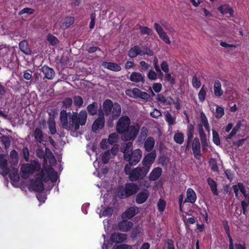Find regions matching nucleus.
<instances>
[{"instance_id":"nucleus-1","label":"nucleus","mask_w":249,"mask_h":249,"mask_svg":"<svg viewBox=\"0 0 249 249\" xmlns=\"http://www.w3.org/2000/svg\"><path fill=\"white\" fill-rule=\"evenodd\" d=\"M57 179V173L51 167H44L37 175L36 181L32 186L36 192H42L44 189L43 181L47 182L51 180L55 182Z\"/></svg>"},{"instance_id":"nucleus-2","label":"nucleus","mask_w":249,"mask_h":249,"mask_svg":"<svg viewBox=\"0 0 249 249\" xmlns=\"http://www.w3.org/2000/svg\"><path fill=\"white\" fill-rule=\"evenodd\" d=\"M103 109L105 114L107 116L111 115L113 119H116L120 115L121 107L118 103H113L110 99L105 100L103 104Z\"/></svg>"},{"instance_id":"nucleus-3","label":"nucleus","mask_w":249,"mask_h":249,"mask_svg":"<svg viewBox=\"0 0 249 249\" xmlns=\"http://www.w3.org/2000/svg\"><path fill=\"white\" fill-rule=\"evenodd\" d=\"M69 122L71 125L74 127L75 130L80 128V125H84L87 122V113L85 110H81L79 113L73 112L70 113L69 115Z\"/></svg>"},{"instance_id":"nucleus-4","label":"nucleus","mask_w":249,"mask_h":249,"mask_svg":"<svg viewBox=\"0 0 249 249\" xmlns=\"http://www.w3.org/2000/svg\"><path fill=\"white\" fill-rule=\"evenodd\" d=\"M236 197L238 196L239 190L243 195L245 199L241 201V205L243 210V213L246 214L247 208L249 205V192H247L246 187L242 182H238L237 185L232 186Z\"/></svg>"},{"instance_id":"nucleus-5","label":"nucleus","mask_w":249,"mask_h":249,"mask_svg":"<svg viewBox=\"0 0 249 249\" xmlns=\"http://www.w3.org/2000/svg\"><path fill=\"white\" fill-rule=\"evenodd\" d=\"M139 189L137 184L134 183H126L124 186H121L118 190L117 196L121 199L128 197L136 194Z\"/></svg>"},{"instance_id":"nucleus-6","label":"nucleus","mask_w":249,"mask_h":249,"mask_svg":"<svg viewBox=\"0 0 249 249\" xmlns=\"http://www.w3.org/2000/svg\"><path fill=\"white\" fill-rule=\"evenodd\" d=\"M40 169V164L36 162L25 164L21 168V176L23 178H28L30 174Z\"/></svg>"},{"instance_id":"nucleus-7","label":"nucleus","mask_w":249,"mask_h":249,"mask_svg":"<svg viewBox=\"0 0 249 249\" xmlns=\"http://www.w3.org/2000/svg\"><path fill=\"white\" fill-rule=\"evenodd\" d=\"M148 172L149 171L145 167L138 166L132 170V174L129 177V179L132 182L142 180L144 178Z\"/></svg>"},{"instance_id":"nucleus-8","label":"nucleus","mask_w":249,"mask_h":249,"mask_svg":"<svg viewBox=\"0 0 249 249\" xmlns=\"http://www.w3.org/2000/svg\"><path fill=\"white\" fill-rule=\"evenodd\" d=\"M130 125V119L127 116L121 117L116 124V129L118 133L123 134Z\"/></svg>"},{"instance_id":"nucleus-9","label":"nucleus","mask_w":249,"mask_h":249,"mask_svg":"<svg viewBox=\"0 0 249 249\" xmlns=\"http://www.w3.org/2000/svg\"><path fill=\"white\" fill-rule=\"evenodd\" d=\"M140 130L139 125H130L126 129L124 134V138L125 141H134L135 140Z\"/></svg>"},{"instance_id":"nucleus-10","label":"nucleus","mask_w":249,"mask_h":249,"mask_svg":"<svg viewBox=\"0 0 249 249\" xmlns=\"http://www.w3.org/2000/svg\"><path fill=\"white\" fill-rule=\"evenodd\" d=\"M156 158V153L155 151H152L147 154L145 155L142 160L143 167H145V168L149 171L150 168L152 164L154 162Z\"/></svg>"},{"instance_id":"nucleus-11","label":"nucleus","mask_w":249,"mask_h":249,"mask_svg":"<svg viewBox=\"0 0 249 249\" xmlns=\"http://www.w3.org/2000/svg\"><path fill=\"white\" fill-rule=\"evenodd\" d=\"M142 151L140 149H135L129 154V157L125 158L124 160L136 165L140 161L142 157Z\"/></svg>"},{"instance_id":"nucleus-12","label":"nucleus","mask_w":249,"mask_h":249,"mask_svg":"<svg viewBox=\"0 0 249 249\" xmlns=\"http://www.w3.org/2000/svg\"><path fill=\"white\" fill-rule=\"evenodd\" d=\"M154 28L158 34L159 37L162 39L165 43L170 45L171 42L169 37L164 31L162 27L158 23H155L154 24Z\"/></svg>"},{"instance_id":"nucleus-13","label":"nucleus","mask_w":249,"mask_h":249,"mask_svg":"<svg viewBox=\"0 0 249 249\" xmlns=\"http://www.w3.org/2000/svg\"><path fill=\"white\" fill-rule=\"evenodd\" d=\"M104 115L102 112V114H99V117L94 121L92 125V130L96 132L97 131L103 129L105 125Z\"/></svg>"},{"instance_id":"nucleus-14","label":"nucleus","mask_w":249,"mask_h":249,"mask_svg":"<svg viewBox=\"0 0 249 249\" xmlns=\"http://www.w3.org/2000/svg\"><path fill=\"white\" fill-rule=\"evenodd\" d=\"M149 192L146 189H142L136 195L135 201L138 204L144 203L149 196Z\"/></svg>"},{"instance_id":"nucleus-15","label":"nucleus","mask_w":249,"mask_h":249,"mask_svg":"<svg viewBox=\"0 0 249 249\" xmlns=\"http://www.w3.org/2000/svg\"><path fill=\"white\" fill-rule=\"evenodd\" d=\"M122 220L118 223L119 230L123 232L129 231L133 227L134 224L132 222L128 221L127 219L122 218Z\"/></svg>"},{"instance_id":"nucleus-16","label":"nucleus","mask_w":249,"mask_h":249,"mask_svg":"<svg viewBox=\"0 0 249 249\" xmlns=\"http://www.w3.org/2000/svg\"><path fill=\"white\" fill-rule=\"evenodd\" d=\"M129 79L133 82L136 83H141L142 85L145 82L144 75L140 72L136 71L131 73Z\"/></svg>"},{"instance_id":"nucleus-17","label":"nucleus","mask_w":249,"mask_h":249,"mask_svg":"<svg viewBox=\"0 0 249 249\" xmlns=\"http://www.w3.org/2000/svg\"><path fill=\"white\" fill-rule=\"evenodd\" d=\"M9 172L7 167V161L6 156L1 154L0 155V173L3 175H7Z\"/></svg>"},{"instance_id":"nucleus-18","label":"nucleus","mask_w":249,"mask_h":249,"mask_svg":"<svg viewBox=\"0 0 249 249\" xmlns=\"http://www.w3.org/2000/svg\"><path fill=\"white\" fill-rule=\"evenodd\" d=\"M127 55L130 58H135L138 55H142V50L139 45H135L129 49Z\"/></svg>"},{"instance_id":"nucleus-19","label":"nucleus","mask_w":249,"mask_h":249,"mask_svg":"<svg viewBox=\"0 0 249 249\" xmlns=\"http://www.w3.org/2000/svg\"><path fill=\"white\" fill-rule=\"evenodd\" d=\"M126 239V234L114 232L110 236V240L114 243H120L124 242Z\"/></svg>"},{"instance_id":"nucleus-20","label":"nucleus","mask_w":249,"mask_h":249,"mask_svg":"<svg viewBox=\"0 0 249 249\" xmlns=\"http://www.w3.org/2000/svg\"><path fill=\"white\" fill-rule=\"evenodd\" d=\"M196 200V196L195 191L189 188L186 192V198L185 199L184 203L189 202L194 203Z\"/></svg>"},{"instance_id":"nucleus-21","label":"nucleus","mask_w":249,"mask_h":249,"mask_svg":"<svg viewBox=\"0 0 249 249\" xmlns=\"http://www.w3.org/2000/svg\"><path fill=\"white\" fill-rule=\"evenodd\" d=\"M137 207H132L126 209L121 215V218L130 219L134 217L136 214Z\"/></svg>"},{"instance_id":"nucleus-22","label":"nucleus","mask_w":249,"mask_h":249,"mask_svg":"<svg viewBox=\"0 0 249 249\" xmlns=\"http://www.w3.org/2000/svg\"><path fill=\"white\" fill-rule=\"evenodd\" d=\"M102 66L110 71L118 72L121 70V67L116 63L111 62H103Z\"/></svg>"},{"instance_id":"nucleus-23","label":"nucleus","mask_w":249,"mask_h":249,"mask_svg":"<svg viewBox=\"0 0 249 249\" xmlns=\"http://www.w3.org/2000/svg\"><path fill=\"white\" fill-rule=\"evenodd\" d=\"M217 10L223 15L229 14L231 17H234V10L229 4L221 5L218 7Z\"/></svg>"},{"instance_id":"nucleus-24","label":"nucleus","mask_w":249,"mask_h":249,"mask_svg":"<svg viewBox=\"0 0 249 249\" xmlns=\"http://www.w3.org/2000/svg\"><path fill=\"white\" fill-rule=\"evenodd\" d=\"M162 169L160 167L154 168L149 176L150 181H155L157 180L162 174Z\"/></svg>"},{"instance_id":"nucleus-25","label":"nucleus","mask_w":249,"mask_h":249,"mask_svg":"<svg viewBox=\"0 0 249 249\" xmlns=\"http://www.w3.org/2000/svg\"><path fill=\"white\" fill-rule=\"evenodd\" d=\"M207 182L209 185L210 189L214 196H218V192L217 190V185L213 179L209 177L207 179Z\"/></svg>"},{"instance_id":"nucleus-26","label":"nucleus","mask_w":249,"mask_h":249,"mask_svg":"<svg viewBox=\"0 0 249 249\" xmlns=\"http://www.w3.org/2000/svg\"><path fill=\"white\" fill-rule=\"evenodd\" d=\"M214 94L216 97H220L223 94V90L222 89L221 84L219 80H216L213 85Z\"/></svg>"},{"instance_id":"nucleus-27","label":"nucleus","mask_w":249,"mask_h":249,"mask_svg":"<svg viewBox=\"0 0 249 249\" xmlns=\"http://www.w3.org/2000/svg\"><path fill=\"white\" fill-rule=\"evenodd\" d=\"M19 48L21 52L27 55L32 54V51L29 47L28 42L24 40L21 41L19 44Z\"/></svg>"},{"instance_id":"nucleus-28","label":"nucleus","mask_w":249,"mask_h":249,"mask_svg":"<svg viewBox=\"0 0 249 249\" xmlns=\"http://www.w3.org/2000/svg\"><path fill=\"white\" fill-rule=\"evenodd\" d=\"M155 140L152 137H148L145 140L144 147L145 151L150 152L154 147Z\"/></svg>"},{"instance_id":"nucleus-29","label":"nucleus","mask_w":249,"mask_h":249,"mask_svg":"<svg viewBox=\"0 0 249 249\" xmlns=\"http://www.w3.org/2000/svg\"><path fill=\"white\" fill-rule=\"evenodd\" d=\"M42 71L45 77L48 79H52L54 75V71L53 69L48 66H43L42 68Z\"/></svg>"},{"instance_id":"nucleus-30","label":"nucleus","mask_w":249,"mask_h":249,"mask_svg":"<svg viewBox=\"0 0 249 249\" xmlns=\"http://www.w3.org/2000/svg\"><path fill=\"white\" fill-rule=\"evenodd\" d=\"M98 108V103L96 102H94L92 104L89 105L87 107L89 114L91 116H94L96 114Z\"/></svg>"},{"instance_id":"nucleus-31","label":"nucleus","mask_w":249,"mask_h":249,"mask_svg":"<svg viewBox=\"0 0 249 249\" xmlns=\"http://www.w3.org/2000/svg\"><path fill=\"white\" fill-rule=\"evenodd\" d=\"M10 179L15 181H18L19 179V177L18 174V169L17 168L13 167L10 170L9 168V172L8 173Z\"/></svg>"},{"instance_id":"nucleus-32","label":"nucleus","mask_w":249,"mask_h":249,"mask_svg":"<svg viewBox=\"0 0 249 249\" xmlns=\"http://www.w3.org/2000/svg\"><path fill=\"white\" fill-rule=\"evenodd\" d=\"M132 147L133 143L132 142H129L126 143L123 151L124 159L129 157V154L133 151Z\"/></svg>"},{"instance_id":"nucleus-33","label":"nucleus","mask_w":249,"mask_h":249,"mask_svg":"<svg viewBox=\"0 0 249 249\" xmlns=\"http://www.w3.org/2000/svg\"><path fill=\"white\" fill-rule=\"evenodd\" d=\"M34 136L35 139L39 143H41L43 140V136L42 131L39 128H36L34 131Z\"/></svg>"},{"instance_id":"nucleus-34","label":"nucleus","mask_w":249,"mask_h":249,"mask_svg":"<svg viewBox=\"0 0 249 249\" xmlns=\"http://www.w3.org/2000/svg\"><path fill=\"white\" fill-rule=\"evenodd\" d=\"M174 140L179 144H181L184 142V135L182 132L176 133L174 136Z\"/></svg>"},{"instance_id":"nucleus-35","label":"nucleus","mask_w":249,"mask_h":249,"mask_svg":"<svg viewBox=\"0 0 249 249\" xmlns=\"http://www.w3.org/2000/svg\"><path fill=\"white\" fill-rule=\"evenodd\" d=\"M74 22V17H67L63 20V26H64L65 28H68L72 25Z\"/></svg>"},{"instance_id":"nucleus-36","label":"nucleus","mask_w":249,"mask_h":249,"mask_svg":"<svg viewBox=\"0 0 249 249\" xmlns=\"http://www.w3.org/2000/svg\"><path fill=\"white\" fill-rule=\"evenodd\" d=\"M194 127L193 124H190L187 128V141L192 142L194 137Z\"/></svg>"},{"instance_id":"nucleus-37","label":"nucleus","mask_w":249,"mask_h":249,"mask_svg":"<svg viewBox=\"0 0 249 249\" xmlns=\"http://www.w3.org/2000/svg\"><path fill=\"white\" fill-rule=\"evenodd\" d=\"M148 132V128H147V127L144 126H142L141 128L140 134L139 136V141H144L146 139V138L147 136Z\"/></svg>"},{"instance_id":"nucleus-38","label":"nucleus","mask_w":249,"mask_h":249,"mask_svg":"<svg viewBox=\"0 0 249 249\" xmlns=\"http://www.w3.org/2000/svg\"><path fill=\"white\" fill-rule=\"evenodd\" d=\"M206 89L205 88V86L203 85L198 93V97L200 102H203L206 98Z\"/></svg>"},{"instance_id":"nucleus-39","label":"nucleus","mask_w":249,"mask_h":249,"mask_svg":"<svg viewBox=\"0 0 249 249\" xmlns=\"http://www.w3.org/2000/svg\"><path fill=\"white\" fill-rule=\"evenodd\" d=\"M48 125L50 133L54 134L56 132L55 124L54 119L53 118H50L48 122Z\"/></svg>"},{"instance_id":"nucleus-40","label":"nucleus","mask_w":249,"mask_h":249,"mask_svg":"<svg viewBox=\"0 0 249 249\" xmlns=\"http://www.w3.org/2000/svg\"><path fill=\"white\" fill-rule=\"evenodd\" d=\"M166 203L165 200L160 198L157 203V207L159 212H163L165 209Z\"/></svg>"},{"instance_id":"nucleus-41","label":"nucleus","mask_w":249,"mask_h":249,"mask_svg":"<svg viewBox=\"0 0 249 249\" xmlns=\"http://www.w3.org/2000/svg\"><path fill=\"white\" fill-rule=\"evenodd\" d=\"M215 111V117L218 119H221L225 114L224 108L222 107L217 106L216 107Z\"/></svg>"},{"instance_id":"nucleus-42","label":"nucleus","mask_w":249,"mask_h":249,"mask_svg":"<svg viewBox=\"0 0 249 249\" xmlns=\"http://www.w3.org/2000/svg\"><path fill=\"white\" fill-rule=\"evenodd\" d=\"M200 141L202 144V149L204 152L207 150V148L209 146L208 141L207 139L206 135L200 137Z\"/></svg>"},{"instance_id":"nucleus-43","label":"nucleus","mask_w":249,"mask_h":249,"mask_svg":"<svg viewBox=\"0 0 249 249\" xmlns=\"http://www.w3.org/2000/svg\"><path fill=\"white\" fill-rule=\"evenodd\" d=\"M102 161L104 164H107L110 159V152L109 150L105 151L102 155Z\"/></svg>"},{"instance_id":"nucleus-44","label":"nucleus","mask_w":249,"mask_h":249,"mask_svg":"<svg viewBox=\"0 0 249 249\" xmlns=\"http://www.w3.org/2000/svg\"><path fill=\"white\" fill-rule=\"evenodd\" d=\"M165 121L168 123L169 125H172L175 124V119L173 118L171 113L168 111L165 113Z\"/></svg>"},{"instance_id":"nucleus-45","label":"nucleus","mask_w":249,"mask_h":249,"mask_svg":"<svg viewBox=\"0 0 249 249\" xmlns=\"http://www.w3.org/2000/svg\"><path fill=\"white\" fill-rule=\"evenodd\" d=\"M212 134L213 141V143L216 145H219L220 144L221 142L218 132L214 130H213Z\"/></svg>"},{"instance_id":"nucleus-46","label":"nucleus","mask_w":249,"mask_h":249,"mask_svg":"<svg viewBox=\"0 0 249 249\" xmlns=\"http://www.w3.org/2000/svg\"><path fill=\"white\" fill-rule=\"evenodd\" d=\"M118 139V135L116 133H111L107 139L108 142L110 144H113L117 142Z\"/></svg>"},{"instance_id":"nucleus-47","label":"nucleus","mask_w":249,"mask_h":249,"mask_svg":"<svg viewBox=\"0 0 249 249\" xmlns=\"http://www.w3.org/2000/svg\"><path fill=\"white\" fill-rule=\"evenodd\" d=\"M75 106L80 107L83 104V99L80 96H75L73 99Z\"/></svg>"},{"instance_id":"nucleus-48","label":"nucleus","mask_w":249,"mask_h":249,"mask_svg":"<svg viewBox=\"0 0 249 249\" xmlns=\"http://www.w3.org/2000/svg\"><path fill=\"white\" fill-rule=\"evenodd\" d=\"M223 226V228L228 238L231 237V235L230 227L228 225V222L227 220H224L222 222Z\"/></svg>"},{"instance_id":"nucleus-49","label":"nucleus","mask_w":249,"mask_h":249,"mask_svg":"<svg viewBox=\"0 0 249 249\" xmlns=\"http://www.w3.org/2000/svg\"><path fill=\"white\" fill-rule=\"evenodd\" d=\"M133 165H134L133 164L130 162H128V163L125 165L124 168V173L126 175L128 176V177L132 174V170H131V166Z\"/></svg>"},{"instance_id":"nucleus-50","label":"nucleus","mask_w":249,"mask_h":249,"mask_svg":"<svg viewBox=\"0 0 249 249\" xmlns=\"http://www.w3.org/2000/svg\"><path fill=\"white\" fill-rule=\"evenodd\" d=\"M192 85L193 87L196 89L199 88L201 86V82L196 75L193 77Z\"/></svg>"},{"instance_id":"nucleus-51","label":"nucleus","mask_w":249,"mask_h":249,"mask_svg":"<svg viewBox=\"0 0 249 249\" xmlns=\"http://www.w3.org/2000/svg\"><path fill=\"white\" fill-rule=\"evenodd\" d=\"M139 28L141 30V34L142 35H148L151 31V30L146 26H142L139 25Z\"/></svg>"},{"instance_id":"nucleus-52","label":"nucleus","mask_w":249,"mask_h":249,"mask_svg":"<svg viewBox=\"0 0 249 249\" xmlns=\"http://www.w3.org/2000/svg\"><path fill=\"white\" fill-rule=\"evenodd\" d=\"M1 142L4 145L5 147L9 146L10 144V140L9 138L7 136H2L1 137Z\"/></svg>"},{"instance_id":"nucleus-53","label":"nucleus","mask_w":249,"mask_h":249,"mask_svg":"<svg viewBox=\"0 0 249 249\" xmlns=\"http://www.w3.org/2000/svg\"><path fill=\"white\" fill-rule=\"evenodd\" d=\"M113 210L111 207H107L105 208L103 212L104 216H109L112 214Z\"/></svg>"},{"instance_id":"nucleus-54","label":"nucleus","mask_w":249,"mask_h":249,"mask_svg":"<svg viewBox=\"0 0 249 249\" xmlns=\"http://www.w3.org/2000/svg\"><path fill=\"white\" fill-rule=\"evenodd\" d=\"M160 70L165 73H167L169 71V65L167 61H163L160 64Z\"/></svg>"},{"instance_id":"nucleus-55","label":"nucleus","mask_w":249,"mask_h":249,"mask_svg":"<svg viewBox=\"0 0 249 249\" xmlns=\"http://www.w3.org/2000/svg\"><path fill=\"white\" fill-rule=\"evenodd\" d=\"M224 173L227 178L231 181L234 177V174L231 169H226L224 170Z\"/></svg>"},{"instance_id":"nucleus-56","label":"nucleus","mask_w":249,"mask_h":249,"mask_svg":"<svg viewBox=\"0 0 249 249\" xmlns=\"http://www.w3.org/2000/svg\"><path fill=\"white\" fill-rule=\"evenodd\" d=\"M149 65L144 61H141L140 62V70L141 71H144L148 69Z\"/></svg>"},{"instance_id":"nucleus-57","label":"nucleus","mask_w":249,"mask_h":249,"mask_svg":"<svg viewBox=\"0 0 249 249\" xmlns=\"http://www.w3.org/2000/svg\"><path fill=\"white\" fill-rule=\"evenodd\" d=\"M147 77L152 80H156L157 79V74L153 70H150L147 73Z\"/></svg>"},{"instance_id":"nucleus-58","label":"nucleus","mask_w":249,"mask_h":249,"mask_svg":"<svg viewBox=\"0 0 249 249\" xmlns=\"http://www.w3.org/2000/svg\"><path fill=\"white\" fill-rule=\"evenodd\" d=\"M165 80L170 83L171 84L173 85L175 82V78L172 76L170 73L167 72L165 74Z\"/></svg>"},{"instance_id":"nucleus-59","label":"nucleus","mask_w":249,"mask_h":249,"mask_svg":"<svg viewBox=\"0 0 249 249\" xmlns=\"http://www.w3.org/2000/svg\"><path fill=\"white\" fill-rule=\"evenodd\" d=\"M112 249H132L131 246L127 244L114 245Z\"/></svg>"},{"instance_id":"nucleus-60","label":"nucleus","mask_w":249,"mask_h":249,"mask_svg":"<svg viewBox=\"0 0 249 249\" xmlns=\"http://www.w3.org/2000/svg\"><path fill=\"white\" fill-rule=\"evenodd\" d=\"M47 40L53 45L56 44L58 41L57 38L52 35L47 36Z\"/></svg>"},{"instance_id":"nucleus-61","label":"nucleus","mask_w":249,"mask_h":249,"mask_svg":"<svg viewBox=\"0 0 249 249\" xmlns=\"http://www.w3.org/2000/svg\"><path fill=\"white\" fill-rule=\"evenodd\" d=\"M200 118L201 123L203 124L204 126H207L208 124H209L208 121L205 114L203 112L200 113Z\"/></svg>"},{"instance_id":"nucleus-62","label":"nucleus","mask_w":249,"mask_h":249,"mask_svg":"<svg viewBox=\"0 0 249 249\" xmlns=\"http://www.w3.org/2000/svg\"><path fill=\"white\" fill-rule=\"evenodd\" d=\"M192 150L195 158L196 159L199 160L201 157L200 148L192 149Z\"/></svg>"},{"instance_id":"nucleus-63","label":"nucleus","mask_w":249,"mask_h":249,"mask_svg":"<svg viewBox=\"0 0 249 249\" xmlns=\"http://www.w3.org/2000/svg\"><path fill=\"white\" fill-rule=\"evenodd\" d=\"M130 92H132V97L133 98H139L140 96V94L141 93V90L139 89L138 88H134L132 91H129Z\"/></svg>"},{"instance_id":"nucleus-64","label":"nucleus","mask_w":249,"mask_h":249,"mask_svg":"<svg viewBox=\"0 0 249 249\" xmlns=\"http://www.w3.org/2000/svg\"><path fill=\"white\" fill-rule=\"evenodd\" d=\"M152 88L155 92L158 93L162 89V85L160 83H155L153 84Z\"/></svg>"}]
</instances>
